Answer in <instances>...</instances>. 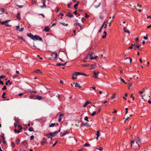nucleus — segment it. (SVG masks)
I'll return each mask as SVG.
<instances>
[{"mask_svg":"<svg viewBox=\"0 0 151 151\" xmlns=\"http://www.w3.org/2000/svg\"><path fill=\"white\" fill-rule=\"evenodd\" d=\"M9 21H10V20H8L5 21L1 22V24L2 25H4L6 27H9L11 26V25L7 23V22H9Z\"/></svg>","mask_w":151,"mask_h":151,"instance_id":"1","label":"nucleus"},{"mask_svg":"<svg viewBox=\"0 0 151 151\" xmlns=\"http://www.w3.org/2000/svg\"><path fill=\"white\" fill-rule=\"evenodd\" d=\"M34 37H33V39L34 40H39L41 41L42 40V38L39 36H38L37 35H35V36H34Z\"/></svg>","mask_w":151,"mask_h":151,"instance_id":"2","label":"nucleus"},{"mask_svg":"<svg viewBox=\"0 0 151 151\" xmlns=\"http://www.w3.org/2000/svg\"><path fill=\"white\" fill-rule=\"evenodd\" d=\"M47 143V141L46 139L45 138H43L42 140V141L41 142V144L42 145H44V144Z\"/></svg>","mask_w":151,"mask_h":151,"instance_id":"3","label":"nucleus"},{"mask_svg":"<svg viewBox=\"0 0 151 151\" xmlns=\"http://www.w3.org/2000/svg\"><path fill=\"white\" fill-rule=\"evenodd\" d=\"M93 73L94 75H93V76L95 78H97V76H98V74L99 73V72L97 71L96 72L95 71L93 72Z\"/></svg>","mask_w":151,"mask_h":151,"instance_id":"4","label":"nucleus"},{"mask_svg":"<svg viewBox=\"0 0 151 151\" xmlns=\"http://www.w3.org/2000/svg\"><path fill=\"white\" fill-rule=\"evenodd\" d=\"M68 131H65L64 132H61L60 133V136L62 137L67 134H68Z\"/></svg>","mask_w":151,"mask_h":151,"instance_id":"5","label":"nucleus"},{"mask_svg":"<svg viewBox=\"0 0 151 151\" xmlns=\"http://www.w3.org/2000/svg\"><path fill=\"white\" fill-rule=\"evenodd\" d=\"M53 55H54V58H55V59L56 60H57L58 59V58L57 57V53L55 52H53L52 53L51 55L52 57H53Z\"/></svg>","mask_w":151,"mask_h":151,"instance_id":"6","label":"nucleus"},{"mask_svg":"<svg viewBox=\"0 0 151 151\" xmlns=\"http://www.w3.org/2000/svg\"><path fill=\"white\" fill-rule=\"evenodd\" d=\"M141 6L139 5V4H137V6H135L136 9L139 12H141L142 11L141 10L139 9V7H141Z\"/></svg>","mask_w":151,"mask_h":151,"instance_id":"7","label":"nucleus"},{"mask_svg":"<svg viewBox=\"0 0 151 151\" xmlns=\"http://www.w3.org/2000/svg\"><path fill=\"white\" fill-rule=\"evenodd\" d=\"M94 54V53L93 52H91L90 53L89 55V59L90 60H93V54Z\"/></svg>","mask_w":151,"mask_h":151,"instance_id":"8","label":"nucleus"},{"mask_svg":"<svg viewBox=\"0 0 151 151\" xmlns=\"http://www.w3.org/2000/svg\"><path fill=\"white\" fill-rule=\"evenodd\" d=\"M57 134V132H54L50 133V135L51 137H54Z\"/></svg>","mask_w":151,"mask_h":151,"instance_id":"9","label":"nucleus"},{"mask_svg":"<svg viewBox=\"0 0 151 151\" xmlns=\"http://www.w3.org/2000/svg\"><path fill=\"white\" fill-rule=\"evenodd\" d=\"M96 139L97 140H98V139L100 135V133L99 130H98L97 131V132L96 134Z\"/></svg>","mask_w":151,"mask_h":151,"instance_id":"10","label":"nucleus"},{"mask_svg":"<svg viewBox=\"0 0 151 151\" xmlns=\"http://www.w3.org/2000/svg\"><path fill=\"white\" fill-rule=\"evenodd\" d=\"M99 93L100 94H108L109 93L107 91H99Z\"/></svg>","mask_w":151,"mask_h":151,"instance_id":"11","label":"nucleus"},{"mask_svg":"<svg viewBox=\"0 0 151 151\" xmlns=\"http://www.w3.org/2000/svg\"><path fill=\"white\" fill-rule=\"evenodd\" d=\"M90 65L91 67V68H90L91 70H92L93 69H95L96 67V65L95 64H91Z\"/></svg>","mask_w":151,"mask_h":151,"instance_id":"12","label":"nucleus"},{"mask_svg":"<svg viewBox=\"0 0 151 151\" xmlns=\"http://www.w3.org/2000/svg\"><path fill=\"white\" fill-rule=\"evenodd\" d=\"M27 35L29 37H31L32 39H33V37H34V36L32 35V34L31 33H27Z\"/></svg>","mask_w":151,"mask_h":151,"instance_id":"13","label":"nucleus"},{"mask_svg":"<svg viewBox=\"0 0 151 151\" xmlns=\"http://www.w3.org/2000/svg\"><path fill=\"white\" fill-rule=\"evenodd\" d=\"M67 63V62H66L65 63H57L56 64V65H57V66H61V65L64 66V65H66Z\"/></svg>","mask_w":151,"mask_h":151,"instance_id":"14","label":"nucleus"},{"mask_svg":"<svg viewBox=\"0 0 151 151\" xmlns=\"http://www.w3.org/2000/svg\"><path fill=\"white\" fill-rule=\"evenodd\" d=\"M66 16L69 17L70 18H72L73 17V15L70 12H68Z\"/></svg>","mask_w":151,"mask_h":151,"instance_id":"15","label":"nucleus"},{"mask_svg":"<svg viewBox=\"0 0 151 151\" xmlns=\"http://www.w3.org/2000/svg\"><path fill=\"white\" fill-rule=\"evenodd\" d=\"M124 32H125L127 33L128 34L130 33V32H129V31L127 29V28L126 27H124Z\"/></svg>","mask_w":151,"mask_h":151,"instance_id":"16","label":"nucleus"},{"mask_svg":"<svg viewBox=\"0 0 151 151\" xmlns=\"http://www.w3.org/2000/svg\"><path fill=\"white\" fill-rule=\"evenodd\" d=\"M56 125L57 126L59 124L58 123L56 124L55 123H52L50 125L49 127H53L54 125Z\"/></svg>","mask_w":151,"mask_h":151,"instance_id":"17","label":"nucleus"},{"mask_svg":"<svg viewBox=\"0 0 151 151\" xmlns=\"http://www.w3.org/2000/svg\"><path fill=\"white\" fill-rule=\"evenodd\" d=\"M137 143L139 145V144H140V140L139 139V137H138V140L136 141Z\"/></svg>","mask_w":151,"mask_h":151,"instance_id":"18","label":"nucleus"},{"mask_svg":"<svg viewBox=\"0 0 151 151\" xmlns=\"http://www.w3.org/2000/svg\"><path fill=\"white\" fill-rule=\"evenodd\" d=\"M44 30L46 32H48L49 31L50 28L46 26Z\"/></svg>","mask_w":151,"mask_h":151,"instance_id":"19","label":"nucleus"},{"mask_svg":"<svg viewBox=\"0 0 151 151\" xmlns=\"http://www.w3.org/2000/svg\"><path fill=\"white\" fill-rule=\"evenodd\" d=\"M34 72L37 73H42V72L39 69L35 70L34 71Z\"/></svg>","mask_w":151,"mask_h":151,"instance_id":"20","label":"nucleus"},{"mask_svg":"<svg viewBox=\"0 0 151 151\" xmlns=\"http://www.w3.org/2000/svg\"><path fill=\"white\" fill-rule=\"evenodd\" d=\"M1 137H2V139L3 140V143H6V141H5V138L4 137V135H2L1 136Z\"/></svg>","mask_w":151,"mask_h":151,"instance_id":"21","label":"nucleus"},{"mask_svg":"<svg viewBox=\"0 0 151 151\" xmlns=\"http://www.w3.org/2000/svg\"><path fill=\"white\" fill-rule=\"evenodd\" d=\"M42 2L44 6V7H46V5H45L46 1L45 0H42Z\"/></svg>","mask_w":151,"mask_h":151,"instance_id":"22","label":"nucleus"},{"mask_svg":"<svg viewBox=\"0 0 151 151\" xmlns=\"http://www.w3.org/2000/svg\"><path fill=\"white\" fill-rule=\"evenodd\" d=\"M76 78L77 77L76 75H75L74 73H73L72 74V79L73 80L76 79Z\"/></svg>","mask_w":151,"mask_h":151,"instance_id":"23","label":"nucleus"},{"mask_svg":"<svg viewBox=\"0 0 151 151\" xmlns=\"http://www.w3.org/2000/svg\"><path fill=\"white\" fill-rule=\"evenodd\" d=\"M82 73L80 72H76L74 73V74L75 75H82Z\"/></svg>","mask_w":151,"mask_h":151,"instance_id":"24","label":"nucleus"},{"mask_svg":"<svg viewBox=\"0 0 151 151\" xmlns=\"http://www.w3.org/2000/svg\"><path fill=\"white\" fill-rule=\"evenodd\" d=\"M18 127L20 131L22 129V127L21 125H19L18 126Z\"/></svg>","mask_w":151,"mask_h":151,"instance_id":"25","label":"nucleus"},{"mask_svg":"<svg viewBox=\"0 0 151 151\" xmlns=\"http://www.w3.org/2000/svg\"><path fill=\"white\" fill-rule=\"evenodd\" d=\"M36 97L37 99L39 100H40L42 99V96H37Z\"/></svg>","mask_w":151,"mask_h":151,"instance_id":"26","label":"nucleus"},{"mask_svg":"<svg viewBox=\"0 0 151 151\" xmlns=\"http://www.w3.org/2000/svg\"><path fill=\"white\" fill-rule=\"evenodd\" d=\"M75 87H79L80 88L81 87V86H80V84L78 83H75Z\"/></svg>","mask_w":151,"mask_h":151,"instance_id":"27","label":"nucleus"},{"mask_svg":"<svg viewBox=\"0 0 151 151\" xmlns=\"http://www.w3.org/2000/svg\"><path fill=\"white\" fill-rule=\"evenodd\" d=\"M28 130L29 132H32L34 131L33 128L32 127H30L29 128Z\"/></svg>","mask_w":151,"mask_h":151,"instance_id":"28","label":"nucleus"},{"mask_svg":"<svg viewBox=\"0 0 151 151\" xmlns=\"http://www.w3.org/2000/svg\"><path fill=\"white\" fill-rule=\"evenodd\" d=\"M14 132L16 133H19L20 132V131L19 130H17L16 129H15L14 130Z\"/></svg>","mask_w":151,"mask_h":151,"instance_id":"29","label":"nucleus"},{"mask_svg":"<svg viewBox=\"0 0 151 151\" xmlns=\"http://www.w3.org/2000/svg\"><path fill=\"white\" fill-rule=\"evenodd\" d=\"M20 139H17L16 140V143L17 144H19L20 142Z\"/></svg>","mask_w":151,"mask_h":151,"instance_id":"30","label":"nucleus"},{"mask_svg":"<svg viewBox=\"0 0 151 151\" xmlns=\"http://www.w3.org/2000/svg\"><path fill=\"white\" fill-rule=\"evenodd\" d=\"M9 83L10 85H11L12 83V82H11L10 80L8 81L6 83V85H8V83Z\"/></svg>","mask_w":151,"mask_h":151,"instance_id":"31","label":"nucleus"},{"mask_svg":"<svg viewBox=\"0 0 151 151\" xmlns=\"http://www.w3.org/2000/svg\"><path fill=\"white\" fill-rule=\"evenodd\" d=\"M22 143L24 145H26L27 144V142L26 141H23L22 142Z\"/></svg>","mask_w":151,"mask_h":151,"instance_id":"32","label":"nucleus"},{"mask_svg":"<svg viewBox=\"0 0 151 151\" xmlns=\"http://www.w3.org/2000/svg\"><path fill=\"white\" fill-rule=\"evenodd\" d=\"M29 91H30V93H37V92L36 91H33L31 90H29Z\"/></svg>","mask_w":151,"mask_h":151,"instance_id":"33","label":"nucleus"},{"mask_svg":"<svg viewBox=\"0 0 151 151\" xmlns=\"http://www.w3.org/2000/svg\"><path fill=\"white\" fill-rule=\"evenodd\" d=\"M15 122H16V123L19 124V120L18 118H15Z\"/></svg>","mask_w":151,"mask_h":151,"instance_id":"34","label":"nucleus"},{"mask_svg":"<svg viewBox=\"0 0 151 151\" xmlns=\"http://www.w3.org/2000/svg\"><path fill=\"white\" fill-rule=\"evenodd\" d=\"M87 124H88L87 123H86L85 124H84V123H82L81 124V126H85Z\"/></svg>","mask_w":151,"mask_h":151,"instance_id":"35","label":"nucleus"},{"mask_svg":"<svg viewBox=\"0 0 151 151\" xmlns=\"http://www.w3.org/2000/svg\"><path fill=\"white\" fill-rule=\"evenodd\" d=\"M20 16V13L19 12L17 14V18L19 19H20V18L19 17V16Z\"/></svg>","mask_w":151,"mask_h":151,"instance_id":"36","label":"nucleus"},{"mask_svg":"<svg viewBox=\"0 0 151 151\" xmlns=\"http://www.w3.org/2000/svg\"><path fill=\"white\" fill-rule=\"evenodd\" d=\"M90 146V145L88 143H85L84 145V147H87V146Z\"/></svg>","mask_w":151,"mask_h":151,"instance_id":"37","label":"nucleus"},{"mask_svg":"<svg viewBox=\"0 0 151 151\" xmlns=\"http://www.w3.org/2000/svg\"><path fill=\"white\" fill-rule=\"evenodd\" d=\"M60 23L64 26H67L68 25V24H65L64 23L60 22Z\"/></svg>","mask_w":151,"mask_h":151,"instance_id":"38","label":"nucleus"},{"mask_svg":"<svg viewBox=\"0 0 151 151\" xmlns=\"http://www.w3.org/2000/svg\"><path fill=\"white\" fill-rule=\"evenodd\" d=\"M120 79L121 81L123 82L125 84H126L127 83L125 82V81L122 78H120Z\"/></svg>","mask_w":151,"mask_h":151,"instance_id":"39","label":"nucleus"},{"mask_svg":"<svg viewBox=\"0 0 151 151\" xmlns=\"http://www.w3.org/2000/svg\"><path fill=\"white\" fill-rule=\"evenodd\" d=\"M132 83H130L128 86V88L129 89H130V88L132 86Z\"/></svg>","mask_w":151,"mask_h":151,"instance_id":"40","label":"nucleus"},{"mask_svg":"<svg viewBox=\"0 0 151 151\" xmlns=\"http://www.w3.org/2000/svg\"><path fill=\"white\" fill-rule=\"evenodd\" d=\"M78 6V4H76L74 5V7L75 8V9H77V8L76 7Z\"/></svg>","mask_w":151,"mask_h":151,"instance_id":"41","label":"nucleus"},{"mask_svg":"<svg viewBox=\"0 0 151 151\" xmlns=\"http://www.w3.org/2000/svg\"><path fill=\"white\" fill-rule=\"evenodd\" d=\"M135 40L137 43H138L139 42V40L138 37H137L135 39Z\"/></svg>","mask_w":151,"mask_h":151,"instance_id":"42","label":"nucleus"},{"mask_svg":"<svg viewBox=\"0 0 151 151\" xmlns=\"http://www.w3.org/2000/svg\"><path fill=\"white\" fill-rule=\"evenodd\" d=\"M72 4L71 3H70L69 4H68V7L69 8H70L71 5Z\"/></svg>","mask_w":151,"mask_h":151,"instance_id":"43","label":"nucleus"},{"mask_svg":"<svg viewBox=\"0 0 151 151\" xmlns=\"http://www.w3.org/2000/svg\"><path fill=\"white\" fill-rule=\"evenodd\" d=\"M84 120L87 122L89 121L88 120V117L87 116H86L84 118Z\"/></svg>","mask_w":151,"mask_h":151,"instance_id":"44","label":"nucleus"},{"mask_svg":"<svg viewBox=\"0 0 151 151\" xmlns=\"http://www.w3.org/2000/svg\"><path fill=\"white\" fill-rule=\"evenodd\" d=\"M11 145L13 147H15V144L14 142H12Z\"/></svg>","mask_w":151,"mask_h":151,"instance_id":"45","label":"nucleus"},{"mask_svg":"<svg viewBox=\"0 0 151 151\" xmlns=\"http://www.w3.org/2000/svg\"><path fill=\"white\" fill-rule=\"evenodd\" d=\"M90 65L89 64H83L82 65V66H85L86 67H87L89 66Z\"/></svg>","mask_w":151,"mask_h":151,"instance_id":"46","label":"nucleus"},{"mask_svg":"<svg viewBox=\"0 0 151 151\" xmlns=\"http://www.w3.org/2000/svg\"><path fill=\"white\" fill-rule=\"evenodd\" d=\"M18 125H19V124L17 123H14V126L15 128H16L17 127H18Z\"/></svg>","mask_w":151,"mask_h":151,"instance_id":"47","label":"nucleus"},{"mask_svg":"<svg viewBox=\"0 0 151 151\" xmlns=\"http://www.w3.org/2000/svg\"><path fill=\"white\" fill-rule=\"evenodd\" d=\"M85 20H86V19L84 18L83 17L82 18L81 20L82 22H84L85 21Z\"/></svg>","mask_w":151,"mask_h":151,"instance_id":"48","label":"nucleus"},{"mask_svg":"<svg viewBox=\"0 0 151 151\" xmlns=\"http://www.w3.org/2000/svg\"><path fill=\"white\" fill-rule=\"evenodd\" d=\"M96 111H94L91 114V115L92 116H94L95 115V114H96Z\"/></svg>","mask_w":151,"mask_h":151,"instance_id":"49","label":"nucleus"},{"mask_svg":"<svg viewBox=\"0 0 151 151\" xmlns=\"http://www.w3.org/2000/svg\"><path fill=\"white\" fill-rule=\"evenodd\" d=\"M134 141H135L134 140L131 141V146L132 147V145L134 144Z\"/></svg>","mask_w":151,"mask_h":151,"instance_id":"50","label":"nucleus"},{"mask_svg":"<svg viewBox=\"0 0 151 151\" xmlns=\"http://www.w3.org/2000/svg\"><path fill=\"white\" fill-rule=\"evenodd\" d=\"M45 135H46L49 138H50L51 137V135H50V133L49 134H45Z\"/></svg>","mask_w":151,"mask_h":151,"instance_id":"51","label":"nucleus"},{"mask_svg":"<svg viewBox=\"0 0 151 151\" xmlns=\"http://www.w3.org/2000/svg\"><path fill=\"white\" fill-rule=\"evenodd\" d=\"M16 28H17V31H19V30L20 29V27H19V26H17L16 27Z\"/></svg>","mask_w":151,"mask_h":151,"instance_id":"52","label":"nucleus"},{"mask_svg":"<svg viewBox=\"0 0 151 151\" xmlns=\"http://www.w3.org/2000/svg\"><path fill=\"white\" fill-rule=\"evenodd\" d=\"M133 46H134V45L132 44V45L131 46L128 48V49H132L133 48Z\"/></svg>","mask_w":151,"mask_h":151,"instance_id":"53","label":"nucleus"},{"mask_svg":"<svg viewBox=\"0 0 151 151\" xmlns=\"http://www.w3.org/2000/svg\"><path fill=\"white\" fill-rule=\"evenodd\" d=\"M89 57V54H88L86 57H85V60L86 59H88V58Z\"/></svg>","mask_w":151,"mask_h":151,"instance_id":"54","label":"nucleus"},{"mask_svg":"<svg viewBox=\"0 0 151 151\" xmlns=\"http://www.w3.org/2000/svg\"><path fill=\"white\" fill-rule=\"evenodd\" d=\"M145 90H143V91H139V93L140 94H142V93H144L145 92Z\"/></svg>","mask_w":151,"mask_h":151,"instance_id":"55","label":"nucleus"},{"mask_svg":"<svg viewBox=\"0 0 151 151\" xmlns=\"http://www.w3.org/2000/svg\"><path fill=\"white\" fill-rule=\"evenodd\" d=\"M61 119H62V118H61V117L60 116H59V118L58 119V121L59 122H61Z\"/></svg>","mask_w":151,"mask_h":151,"instance_id":"56","label":"nucleus"},{"mask_svg":"<svg viewBox=\"0 0 151 151\" xmlns=\"http://www.w3.org/2000/svg\"><path fill=\"white\" fill-rule=\"evenodd\" d=\"M34 137L33 135H32L30 137V139L31 140H32L34 139Z\"/></svg>","mask_w":151,"mask_h":151,"instance_id":"57","label":"nucleus"},{"mask_svg":"<svg viewBox=\"0 0 151 151\" xmlns=\"http://www.w3.org/2000/svg\"><path fill=\"white\" fill-rule=\"evenodd\" d=\"M35 97V95H31V96H30V99H32L34 98Z\"/></svg>","mask_w":151,"mask_h":151,"instance_id":"58","label":"nucleus"},{"mask_svg":"<svg viewBox=\"0 0 151 151\" xmlns=\"http://www.w3.org/2000/svg\"><path fill=\"white\" fill-rule=\"evenodd\" d=\"M78 25L79 27H80L81 29H82V28L81 27L82 25H81L79 23H78Z\"/></svg>","mask_w":151,"mask_h":151,"instance_id":"59","label":"nucleus"},{"mask_svg":"<svg viewBox=\"0 0 151 151\" xmlns=\"http://www.w3.org/2000/svg\"><path fill=\"white\" fill-rule=\"evenodd\" d=\"M116 95H112L111 96V98L112 99H114V98L116 97Z\"/></svg>","mask_w":151,"mask_h":151,"instance_id":"60","label":"nucleus"},{"mask_svg":"<svg viewBox=\"0 0 151 151\" xmlns=\"http://www.w3.org/2000/svg\"><path fill=\"white\" fill-rule=\"evenodd\" d=\"M146 35V36H144V37H143V38L144 39H148V37H147V35Z\"/></svg>","mask_w":151,"mask_h":151,"instance_id":"61","label":"nucleus"},{"mask_svg":"<svg viewBox=\"0 0 151 151\" xmlns=\"http://www.w3.org/2000/svg\"><path fill=\"white\" fill-rule=\"evenodd\" d=\"M99 18L101 19H102L104 18V17H103V16H102V15H101L100 16Z\"/></svg>","mask_w":151,"mask_h":151,"instance_id":"62","label":"nucleus"},{"mask_svg":"<svg viewBox=\"0 0 151 151\" xmlns=\"http://www.w3.org/2000/svg\"><path fill=\"white\" fill-rule=\"evenodd\" d=\"M0 10L3 13L4 12V9L3 8H1L0 9Z\"/></svg>","mask_w":151,"mask_h":151,"instance_id":"63","label":"nucleus"},{"mask_svg":"<svg viewBox=\"0 0 151 151\" xmlns=\"http://www.w3.org/2000/svg\"><path fill=\"white\" fill-rule=\"evenodd\" d=\"M6 89V86H4V87L2 88V90H4Z\"/></svg>","mask_w":151,"mask_h":151,"instance_id":"64","label":"nucleus"}]
</instances>
